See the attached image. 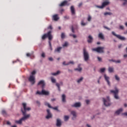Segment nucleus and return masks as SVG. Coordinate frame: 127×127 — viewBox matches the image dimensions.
<instances>
[{
    "label": "nucleus",
    "instance_id": "f257e3e1",
    "mask_svg": "<svg viewBox=\"0 0 127 127\" xmlns=\"http://www.w3.org/2000/svg\"><path fill=\"white\" fill-rule=\"evenodd\" d=\"M22 106L23 108H21V111L24 117L21 118L19 121L16 120L15 121V124H18V125H21L23 121H26V120H27V119L30 117V114L26 115V112H27V111H30L31 108H30V107H27L26 106V103H22Z\"/></svg>",
    "mask_w": 127,
    "mask_h": 127
},
{
    "label": "nucleus",
    "instance_id": "f03ea898",
    "mask_svg": "<svg viewBox=\"0 0 127 127\" xmlns=\"http://www.w3.org/2000/svg\"><path fill=\"white\" fill-rule=\"evenodd\" d=\"M52 32L51 31H49L47 33L44 34L42 36V40H45L47 37L49 39V45L50 46V50L52 51V45L51 44V40L53 39V36H52Z\"/></svg>",
    "mask_w": 127,
    "mask_h": 127
},
{
    "label": "nucleus",
    "instance_id": "7ed1b4c3",
    "mask_svg": "<svg viewBox=\"0 0 127 127\" xmlns=\"http://www.w3.org/2000/svg\"><path fill=\"white\" fill-rule=\"evenodd\" d=\"M83 57L85 61H88L90 58L89 53L87 52L85 48H83Z\"/></svg>",
    "mask_w": 127,
    "mask_h": 127
},
{
    "label": "nucleus",
    "instance_id": "20e7f679",
    "mask_svg": "<svg viewBox=\"0 0 127 127\" xmlns=\"http://www.w3.org/2000/svg\"><path fill=\"white\" fill-rule=\"evenodd\" d=\"M111 93L114 95V98L117 100L119 99V89L115 87V90H110Z\"/></svg>",
    "mask_w": 127,
    "mask_h": 127
},
{
    "label": "nucleus",
    "instance_id": "39448f33",
    "mask_svg": "<svg viewBox=\"0 0 127 127\" xmlns=\"http://www.w3.org/2000/svg\"><path fill=\"white\" fill-rule=\"evenodd\" d=\"M104 49H105L104 47H98L96 48L92 49V51H96L98 53H104Z\"/></svg>",
    "mask_w": 127,
    "mask_h": 127
},
{
    "label": "nucleus",
    "instance_id": "423d86ee",
    "mask_svg": "<svg viewBox=\"0 0 127 127\" xmlns=\"http://www.w3.org/2000/svg\"><path fill=\"white\" fill-rule=\"evenodd\" d=\"M103 103L104 106L106 107H109V106H111V102L110 101V97L107 96V100H106L105 98H103Z\"/></svg>",
    "mask_w": 127,
    "mask_h": 127
},
{
    "label": "nucleus",
    "instance_id": "0eeeda50",
    "mask_svg": "<svg viewBox=\"0 0 127 127\" xmlns=\"http://www.w3.org/2000/svg\"><path fill=\"white\" fill-rule=\"evenodd\" d=\"M110 3V2L109 1H104L102 3V5L101 6L96 5V7H98V8H101L102 9L105 7V6H107V5H109Z\"/></svg>",
    "mask_w": 127,
    "mask_h": 127
},
{
    "label": "nucleus",
    "instance_id": "6e6552de",
    "mask_svg": "<svg viewBox=\"0 0 127 127\" xmlns=\"http://www.w3.org/2000/svg\"><path fill=\"white\" fill-rule=\"evenodd\" d=\"M112 33L113 35L116 36V37H117L120 40H126V38H125L124 37H122L120 35H117L115 32H112Z\"/></svg>",
    "mask_w": 127,
    "mask_h": 127
},
{
    "label": "nucleus",
    "instance_id": "1a4fd4ad",
    "mask_svg": "<svg viewBox=\"0 0 127 127\" xmlns=\"http://www.w3.org/2000/svg\"><path fill=\"white\" fill-rule=\"evenodd\" d=\"M28 80L32 83V85L35 83V77L34 75H30Z\"/></svg>",
    "mask_w": 127,
    "mask_h": 127
},
{
    "label": "nucleus",
    "instance_id": "9d476101",
    "mask_svg": "<svg viewBox=\"0 0 127 127\" xmlns=\"http://www.w3.org/2000/svg\"><path fill=\"white\" fill-rule=\"evenodd\" d=\"M45 106H47V107H48L49 108H50L51 109H53V110H56V111H58V108L57 107H51V105H50V104L47 102H45Z\"/></svg>",
    "mask_w": 127,
    "mask_h": 127
},
{
    "label": "nucleus",
    "instance_id": "9b49d317",
    "mask_svg": "<svg viewBox=\"0 0 127 127\" xmlns=\"http://www.w3.org/2000/svg\"><path fill=\"white\" fill-rule=\"evenodd\" d=\"M47 116L46 117V118L48 120L52 118V114H51V113H50V110L49 109H48L47 110Z\"/></svg>",
    "mask_w": 127,
    "mask_h": 127
},
{
    "label": "nucleus",
    "instance_id": "f8f14e48",
    "mask_svg": "<svg viewBox=\"0 0 127 127\" xmlns=\"http://www.w3.org/2000/svg\"><path fill=\"white\" fill-rule=\"evenodd\" d=\"M40 85L42 86V89H44V87H45V82H44V80H41L39 81L38 83V85L39 86Z\"/></svg>",
    "mask_w": 127,
    "mask_h": 127
},
{
    "label": "nucleus",
    "instance_id": "ddd939ff",
    "mask_svg": "<svg viewBox=\"0 0 127 127\" xmlns=\"http://www.w3.org/2000/svg\"><path fill=\"white\" fill-rule=\"evenodd\" d=\"M70 3H68V1L64 0L60 4V6H64L65 5H69Z\"/></svg>",
    "mask_w": 127,
    "mask_h": 127
},
{
    "label": "nucleus",
    "instance_id": "4468645a",
    "mask_svg": "<svg viewBox=\"0 0 127 127\" xmlns=\"http://www.w3.org/2000/svg\"><path fill=\"white\" fill-rule=\"evenodd\" d=\"M71 107L72 108H80V107H81V103L80 102L75 103L74 105H72Z\"/></svg>",
    "mask_w": 127,
    "mask_h": 127
},
{
    "label": "nucleus",
    "instance_id": "2eb2a0df",
    "mask_svg": "<svg viewBox=\"0 0 127 127\" xmlns=\"http://www.w3.org/2000/svg\"><path fill=\"white\" fill-rule=\"evenodd\" d=\"M104 78L106 82H107L108 85L109 86H111V82H110V77L109 76H107V75L104 74Z\"/></svg>",
    "mask_w": 127,
    "mask_h": 127
},
{
    "label": "nucleus",
    "instance_id": "dca6fc26",
    "mask_svg": "<svg viewBox=\"0 0 127 127\" xmlns=\"http://www.w3.org/2000/svg\"><path fill=\"white\" fill-rule=\"evenodd\" d=\"M52 19L53 20H55V21H57V20L59 19V16H58V14H56L53 15Z\"/></svg>",
    "mask_w": 127,
    "mask_h": 127
},
{
    "label": "nucleus",
    "instance_id": "f3484780",
    "mask_svg": "<svg viewBox=\"0 0 127 127\" xmlns=\"http://www.w3.org/2000/svg\"><path fill=\"white\" fill-rule=\"evenodd\" d=\"M62 125V123H61V120L59 119H57V127H61Z\"/></svg>",
    "mask_w": 127,
    "mask_h": 127
},
{
    "label": "nucleus",
    "instance_id": "a211bd4d",
    "mask_svg": "<svg viewBox=\"0 0 127 127\" xmlns=\"http://www.w3.org/2000/svg\"><path fill=\"white\" fill-rule=\"evenodd\" d=\"M42 95H45V96H48V95H49V92L48 91H45L44 89H42Z\"/></svg>",
    "mask_w": 127,
    "mask_h": 127
},
{
    "label": "nucleus",
    "instance_id": "6ab92c4d",
    "mask_svg": "<svg viewBox=\"0 0 127 127\" xmlns=\"http://www.w3.org/2000/svg\"><path fill=\"white\" fill-rule=\"evenodd\" d=\"M70 10L71 12V14L74 15L75 14V8H74V6H71L70 7Z\"/></svg>",
    "mask_w": 127,
    "mask_h": 127
},
{
    "label": "nucleus",
    "instance_id": "aec40b11",
    "mask_svg": "<svg viewBox=\"0 0 127 127\" xmlns=\"http://www.w3.org/2000/svg\"><path fill=\"white\" fill-rule=\"evenodd\" d=\"M87 42L88 43H92V42H93V37H92L91 35L88 36V40H87Z\"/></svg>",
    "mask_w": 127,
    "mask_h": 127
},
{
    "label": "nucleus",
    "instance_id": "412c9836",
    "mask_svg": "<svg viewBox=\"0 0 127 127\" xmlns=\"http://www.w3.org/2000/svg\"><path fill=\"white\" fill-rule=\"evenodd\" d=\"M98 37H99V38H100V39H102L103 40H104V39H105V37L104 36V35L102 33H100L98 34Z\"/></svg>",
    "mask_w": 127,
    "mask_h": 127
},
{
    "label": "nucleus",
    "instance_id": "4be33fe9",
    "mask_svg": "<svg viewBox=\"0 0 127 127\" xmlns=\"http://www.w3.org/2000/svg\"><path fill=\"white\" fill-rule=\"evenodd\" d=\"M56 85L57 86V87H58L59 91H60V85H62V86L63 85V82H61L60 84L58 83H57L56 84Z\"/></svg>",
    "mask_w": 127,
    "mask_h": 127
},
{
    "label": "nucleus",
    "instance_id": "5701e85b",
    "mask_svg": "<svg viewBox=\"0 0 127 127\" xmlns=\"http://www.w3.org/2000/svg\"><path fill=\"white\" fill-rule=\"evenodd\" d=\"M61 49H62V47H59L55 50V52H58V53H60L61 51Z\"/></svg>",
    "mask_w": 127,
    "mask_h": 127
},
{
    "label": "nucleus",
    "instance_id": "b1692460",
    "mask_svg": "<svg viewBox=\"0 0 127 127\" xmlns=\"http://www.w3.org/2000/svg\"><path fill=\"white\" fill-rule=\"evenodd\" d=\"M80 66H81V64H78V68H75L74 71H78V72H81V71H82V67H80Z\"/></svg>",
    "mask_w": 127,
    "mask_h": 127
},
{
    "label": "nucleus",
    "instance_id": "393cba45",
    "mask_svg": "<svg viewBox=\"0 0 127 127\" xmlns=\"http://www.w3.org/2000/svg\"><path fill=\"white\" fill-rule=\"evenodd\" d=\"M62 102H63V103L66 102V95H65V94L62 95Z\"/></svg>",
    "mask_w": 127,
    "mask_h": 127
},
{
    "label": "nucleus",
    "instance_id": "a878e982",
    "mask_svg": "<svg viewBox=\"0 0 127 127\" xmlns=\"http://www.w3.org/2000/svg\"><path fill=\"white\" fill-rule=\"evenodd\" d=\"M123 112V108H120L119 110H117L115 114L116 115H119V114H121Z\"/></svg>",
    "mask_w": 127,
    "mask_h": 127
},
{
    "label": "nucleus",
    "instance_id": "bb28decb",
    "mask_svg": "<svg viewBox=\"0 0 127 127\" xmlns=\"http://www.w3.org/2000/svg\"><path fill=\"white\" fill-rule=\"evenodd\" d=\"M71 114L73 115V118H72V120H74V118H76V114L75 111H71Z\"/></svg>",
    "mask_w": 127,
    "mask_h": 127
},
{
    "label": "nucleus",
    "instance_id": "cd10ccee",
    "mask_svg": "<svg viewBox=\"0 0 127 127\" xmlns=\"http://www.w3.org/2000/svg\"><path fill=\"white\" fill-rule=\"evenodd\" d=\"M59 74H60V71L59 70L57 71V72L52 73L53 76H56V75H59Z\"/></svg>",
    "mask_w": 127,
    "mask_h": 127
},
{
    "label": "nucleus",
    "instance_id": "c85d7f7f",
    "mask_svg": "<svg viewBox=\"0 0 127 127\" xmlns=\"http://www.w3.org/2000/svg\"><path fill=\"white\" fill-rule=\"evenodd\" d=\"M108 71L110 73H112V72H114V68L113 67H109L108 68Z\"/></svg>",
    "mask_w": 127,
    "mask_h": 127
},
{
    "label": "nucleus",
    "instance_id": "c756f323",
    "mask_svg": "<svg viewBox=\"0 0 127 127\" xmlns=\"http://www.w3.org/2000/svg\"><path fill=\"white\" fill-rule=\"evenodd\" d=\"M112 14H113V13L111 12H106L104 13V15H112Z\"/></svg>",
    "mask_w": 127,
    "mask_h": 127
},
{
    "label": "nucleus",
    "instance_id": "7c9ffc66",
    "mask_svg": "<svg viewBox=\"0 0 127 127\" xmlns=\"http://www.w3.org/2000/svg\"><path fill=\"white\" fill-rule=\"evenodd\" d=\"M64 121L67 122V121H68V120H69V116H65L64 117Z\"/></svg>",
    "mask_w": 127,
    "mask_h": 127
},
{
    "label": "nucleus",
    "instance_id": "2f4dec72",
    "mask_svg": "<svg viewBox=\"0 0 127 127\" xmlns=\"http://www.w3.org/2000/svg\"><path fill=\"white\" fill-rule=\"evenodd\" d=\"M51 81L53 82V83H56V79H55L54 78H53V77H52L51 78Z\"/></svg>",
    "mask_w": 127,
    "mask_h": 127
},
{
    "label": "nucleus",
    "instance_id": "473e14b6",
    "mask_svg": "<svg viewBox=\"0 0 127 127\" xmlns=\"http://www.w3.org/2000/svg\"><path fill=\"white\" fill-rule=\"evenodd\" d=\"M2 114L3 116H6V111L5 110H2Z\"/></svg>",
    "mask_w": 127,
    "mask_h": 127
},
{
    "label": "nucleus",
    "instance_id": "72a5a7b5",
    "mask_svg": "<svg viewBox=\"0 0 127 127\" xmlns=\"http://www.w3.org/2000/svg\"><path fill=\"white\" fill-rule=\"evenodd\" d=\"M91 19H92V17L91 16V15H88V17L87 18L88 21H91Z\"/></svg>",
    "mask_w": 127,
    "mask_h": 127
},
{
    "label": "nucleus",
    "instance_id": "f704fd0d",
    "mask_svg": "<svg viewBox=\"0 0 127 127\" xmlns=\"http://www.w3.org/2000/svg\"><path fill=\"white\" fill-rule=\"evenodd\" d=\"M61 38H62V39H64V38H65V34H64V33H62Z\"/></svg>",
    "mask_w": 127,
    "mask_h": 127
},
{
    "label": "nucleus",
    "instance_id": "c9c22d12",
    "mask_svg": "<svg viewBox=\"0 0 127 127\" xmlns=\"http://www.w3.org/2000/svg\"><path fill=\"white\" fill-rule=\"evenodd\" d=\"M83 81V77H81L80 79L77 80V83H81Z\"/></svg>",
    "mask_w": 127,
    "mask_h": 127
},
{
    "label": "nucleus",
    "instance_id": "e433bc0d",
    "mask_svg": "<svg viewBox=\"0 0 127 127\" xmlns=\"http://www.w3.org/2000/svg\"><path fill=\"white\" fill-rule=\"evenodd\" d=\"M105 70H106V68H101L100 69V72L101 73H104V72H105Z\"/></svg>",
    "mask_w": 127,
    "mask_h": 127
},
{
    "label": "nucleus",
    "instance_id": "4c0bfd02",
    "mask_svg": "<svg viewBox=\"0 0 127 127\" xmlns=\"http://www.w3.org/2000/svg\"><path fill=\"white\" fill-rule=\"evenodd\" d=\"M36 94V95H42V91L41 92L37 91Z\"/></svg>",
    "mask_w": 127,
    "mask_h": 127
},
{
    "label": "nucleus",
    "instance_id": "58836bf2",
    "mask_svg": "<svg viewBox=\"0 0 127 127\" xmlns=\"http://www.w3.org/2000/svg\"><path fill=\"white\" fill-rule=\"evenodd\" d=\"M70 64H72V65H73L74 62L70 61L69 62H68V63L66 64V65H70Z\"/></svg>",
    "mask_w": 127,
    "mask_h": 127
},
{
    "label": "nucleus",
    "instance_id": "ea45409f",
    "mask_svg": "<svg viewBox=\"0 0 127 127\" xmlns=\"http://www.w3.org/2000/svg\"><path fill=\"white\" fill-rule=\"evenodd\" d=\"M86 23H84V21L83 20L81 21V25L82 26H85V25H86Z\"/></svg>",
    "mask_w": 127,
    "mask_h": 127
},
{
    "label": "nucleus",
    "instance_id": "a19ab883",
    "mask_svg": "<svg viewBox=\"0 0 127 127\" xmlns=\"http://www.w3.org/2000/svg\"><path fill=\"white\" fill-rule=\"evenodd\" d=\"M63 47H66V46H68V43L67 42H65L64 43V44L63 45Z\"/></svg>",
    "mask_w": 127,
    "mask_h": 127
},
{
    "label": "nucleus",
    "instance_id": "79ce46f5",
    "mask_svg": "<svg viewBox=\"0 0 127 127\" xmlns=\"http://www.w3.org/2000/svg\"><path fill=\"white\" fill-rule=\"evenodd\" d=\"M115 79L117 81H120V77H119L117 75H115Z\"/></svg>",
    "mask_w": 127,
    "mask_h": 127
},
{
    "label": "nucleus",
    "instance_id": "37998d69",
    "mask_svg": "<svg viewBox=\"0 0 127 127\" xmlns=\"http://www.w3.org/2000/svg\"><path fill=\"white\" fill-rule=\"evenodd\" d=\"M31 74H32V75L33 76V75H35V74H36V71H35V70H34L32 72Z\"/></svg>",
    "mask_w": 127,
    "mask_h": 127
},
{
    "label": "nucleus",
    "instance_id": "c03bdc74",
    "mask_svg": "<svg viewBox=\"0 0 127 127\" xmlns=\"http://www.w3.org/2000/svg\"><path fill=\"white\" fill-rule=\"evenodd\" d=\"M71 31L73 33H75V31H74V27L73 26H71Z\"/></svg>",
    "mask_w": 127,
    "mask_h": 127
},
{
    "label": "nucleus",
    "instance_id": "a18cd8bd",
    "mask_svg": "<svg viewBox=\"0 0 127 127\" xmlns=\"http://www.w3.org/2000/svg\"><path fill=\"white\" fill-rule=\"evenodd\" d=\"M104 28H105V29H107L108 30H111V29H110L109 28H108V27L104 26Z\"/></svg>",
    "mask_w": 127,
    "mask_h": 127
},
{
    "label": "nucleus",
    "instance_id": "49530a36",
    "mask_svg": "<svg viewBox=\"0 0 127 127\" xmlns=\"http://www.w3.org/2000/svg\"><path fill=\"white\" fill-rule=\"evenodd\" d=\"M83 5V3L82 2H80L78 4V7H81V6H82V5Z\"/></svg>",
    "mask_w": 127,
    "mask_h": 127
},
{
    "label": "nucleus",
    "instance_id": "de8ad7c7",
    "mask_svg": "<svg viewBox=\"0 0 127 127\" xmlns=\"http://www.w3.org/2000/svg\"><path fill=\"white\" fill-rule=\"evenodd\" d=\"M6 125H7L8 126H10V125H11V123H10V122H9V121H7Z\"/></svg>",
    "mask_w": 127,
    "mask_h": 127
},
{
    "label": "nucleus",
    "instance_id": "09e8293b",
    "mask_svg": "<svg viewBox=\"0 0 127 127\" xmlns=\"http://www.w3.org/2000/svg\"><path fill=\"white\" fill-rule=\"evenodd\" d=\"M42 57H43V58H44V57H45V54L44 53H43L41 55Z\"/></svg>",
    "mask_w": 127,
    "mask_h": 127
},
{
    "label": "nucleus",
    "instance_id": "8fccbe9b",
    "mask_svg": "<svg viewBox=\"0 0 127 127\" xmlns=\"http://www.w3.org/2000/svg\"><path fill=\"white\" fill-rule=\"evenodd\" d=\"M97 59H98V61H99V62H101L102 61V58H100V57H98L97 58Z\"/></svg>",
    "mask_w": 127,
    "mask_h": 127
},
{
    "label": "nucleus",
    "instance_id": "3c124183",
    "mask_svg": "<svg viewBox=\"0 0 127 127\" xmlns=\"http://www.w3.org/2000/svg\"><path fill=\"white\" fill-rule=\"evenodd\" d=\"M26 56H27V57H30V56H31V54H29V53H27V54H26Z\"/></svg>",
    "mask_w": 127,
    "mask_h": 127
},
{
    "label": "nucleus",
    "instance_id": "603ef678",
    "mask_svg": "<svg viewBox=\"0 0 127 127\" xmlns=\"http://www.w3.org/2000/svg\"><path fill=\"white\" fill-rule=\"evenodd\" d=\"M115 63H121V60L115 61Z\"/></svg>",
    "mask_w": 127,
    "mask_h": 127
},
{
    "label": "nucleus",
    "instance_id": "864d4df0",
    "mask_svg": "<svg viewBox=\"0 0 127 127\" xmlns=\"http://www.w3.org/2000/svg\"><path fill=\"white\" fill-rule=\"evenodd\" d=\"M109 61L110 62H115L116 60H109Z\"/></svg>",
    "mask_w": 127,
    "mask_h": 127
},
{
    "label": "nucleus",
    "instance_id": "5fc2aeb1",
    "mask_svg": "<svg viewBox=\"0 0 127 127\" xmlns=\"http://www.w3.org/2000/svg\"><path fill=\"white\" fill-rule=\"evenodd\" d=\"M64 18H65V19H69V17L67 16H64Z\"/></svg>",
    "mask_w": 127,
    "mask_h": 127
},
{
    "label": "nucleus",
    "instance_id": "6e6d98bb",
    "mask_svg": "<svg viewBox=\"0 0 127 127\" xmlns=\"http://www.w3.org/2000/svg\"><path fill=\"white\" fill-rule=\"evenodd\" d=\"M63 65H67L68 64H66V62H64L63 63Z\"/></svg>",
    "mask_w": 127,
    "mask_h": 127
},
{
    "label": "nucleus",
    "instance_id": "4d7b16f0",
    "mask_svg": "<svg viewBox=\"0 0 127 127\" xmlns=\"http://www.w3.org/2000/svg\"><path fill=\"white\" fill-rule=\"evenodd\" d=\"M48 29H52V26L50 25L48 27Z\"/></svg>",
    "mask_w": 127,
    "mask_h": 127
},
{
    "label": "nucleus",
    "instance_id": "13d9d810",
    "mask_svg": "<svg viewBox=\"0 0 127 127\" xmlns=\"http://www.w3.org/2000/svg\"><path fill=\"white\" fill-rule=\"evenodd\" d=\"M49 60L50 61H53V58H49Z\"/></svg>",
    "mask_w": 127,
    "mask_h": 127
},
{
    "label": "nucleus",
    "instance_id": "bf43d9fd",
    "mask_svg": "<svg viewBox=\"0 0 127 127\" xmlns=\"http://www.w3.org/2000/svg\"><path fill=\"white\" fill-rule=\"evenodd\" d=\"M86 103L87 104V105H88V104L90 103V101L89 100H86Z\"/></svg>",
    "mask_w": 127,
    "mask_h": 127
},
{
    "label": "nucleus",
    "instance_id": "052dcab7",
    "mask_svg": "<svg viewBox=\"0 0 127 127\" xmlns=\"http://www.w3.org/2000/svg\"><path fill=\"white\" fill-rule=\"evenodd\" d=\"M127 0L123 3V5H126V4H127Z\"/></svg>",
    "mask_w": 127,
    "mask_h": 127
},
{
    "label": "nucleus",
    "instance_id": "680f3d73",
    "mask_svg": "<svg viewBox=\"0 0 127 127\" xmlns=\"http://www.w3.org/2000/svg\"><path fill=\"white\" fill-rule=\"evenodd\" d=\"M36 103H37V104L38 105H39V106H40V102L37 101H36Z\"/></svg>",
    "mask_w": 127,
    "mask_h": 127
},
{
    "label": "nucleus",
    "instance_id": "e2e57ef3",
    "mask_svg": "<svg viewBox=\"0 0 127 127\" xmlns=\"http://www.w3.org/2000/svg\"><path fill=\"white\" fill-rule=\"evenodd\" d=\"M120 29H124V26H120Z\"/></svg>",
    "mask_w": 127,
    "mask_h": 127
},
{
    "label": "nucleus",
    "instance_id": "0e129e2a",
    "mask_svg": "<svg viewBox=\"0 0 127 127\" xmlns=\"http://www.w3.org/2000/svg\"><path fill=\"white\" fill-rule=\"evenodd\" d=\"M122 115L127 116V112L124 113Z\"/></svg>",
    "mask_w": 127,
    "mask_h": 127
},
{
    "label": "nucleus",
    "instance_id": "69168bd1",
    "mask_svg": "<svg viewBox=\"0 0 127 127\" xmlns=\"http://www.w3.org/2000/svg\"><path fill=\"white\" fill-rule=\"evenodd\" d=\"M72 37H73V38H76L77 37V36H76L75 35H72Z\"/></svg>",
    "mask_w": 127,
    "mask_h": 127
},
{
    "label": "nucleus",
    "instance_id": "338daca9",
    "mask_svg": "<svg viewBox=\"0 0 127 127\" xmlns=\"http://www.w3.org/2000/svg\"><path fill=\"white\" fill-rule=\"evenodd\" d=\"M122 45H119L118 48H121L122 47Z\"/></svg>",
    "mask_w": 127,
    "mask_h": 127
},
{
    "label": "nucleus",
    "instance_id": "774afa93",
    "mask_svg": "<svg viewBox=\"0 0 127 127\" xmlns=\"http://www.w3.org/2000/svg\"><path fill=\"white\" fill-rule=\"evenodd\" d=\"M11 127H17L16 126V125H13V126H12Z\"/></svg>",
    "mask_w": 127,
    "mask_h": 127
}]
</instances>
